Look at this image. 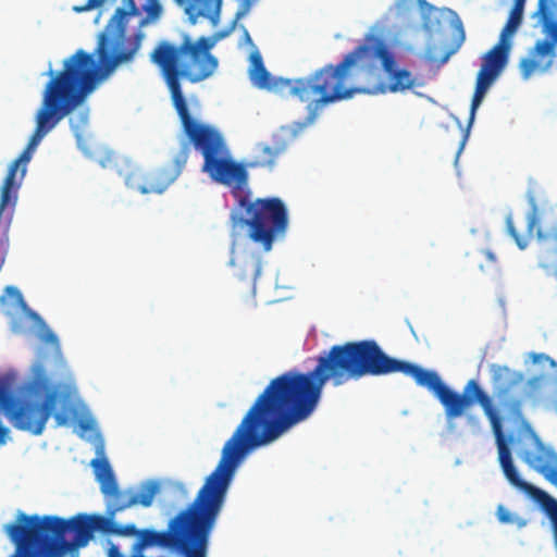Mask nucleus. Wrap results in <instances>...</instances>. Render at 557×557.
Segmentation results:
<instances>
[{
	"label": "nucleus",
	"instance_id": "17",
	"mask_svg": "<svg viewBox=\"0 0 557 557\" xmlns=\"http://www.w3.org/2000/svg\"><path fill=\"white\" fill-rule=\"evenodd\" d=\"M250 81L259 88L271 87V75L267 71L261 54L256 51L250 55Z\"/></svg>",
	"mask_w": 557,
	"mask_h": 557
},
{
	"label": "nucleus",
	"instance_id": "14",
	"mask_svg": "<svg viewBox=\"0 0 557 557\" xmlns=\"http://www.w3.org/2000/svg\"><path fill=\"white\" fill-rule=\"evenodd\" d=\"M523 459L531 468L557 485V456L552 449L536 440L534 449L527 450Z\"/></svg>",
	"mask_w": 557,
	"mask_h": 557
},
{
	"label": "nucleus",
	"instance_id": "36",
	"mask_svg": "<svg viewBox=\"0 0 557 557\" xmlns=\"http://www.w3.org/2000/svg\"><path fill=\"white\" fill-rule=\"evenodd\" d=\"M542 381L543 379L537 376V377H533L531 380H529L528 384L532 387V388H540L541 385H542Z\"/></svg>",
	"mask_w": 557,
	"mask_h": 557
},
{
	"label": "nucleus",
	"instance_id": "8",
	"mask_svg": "<svg viewBox=\"0 0 557 557\" xmlns=\"http://www.w3.org/2000/svg\"><path fill=\"white\" fill-rule=\"evenodd\" d=\"M369 50L366 45L358 46L338 64H326L309 76L293 81L290 92L300 101L308 103L311 119L325 106L350 99L356 94L364 91L363 88L350 85V67Z\"/></svg>",
	"mask_w": 557,
	"mask_h": 557
},
{
	"label": "nucleus",
	"instance_id": "11",
	"mask_svg": "<svg viewBox=\"0 0 557 557\" xmlns=\"http://www.w3.org/2000/svg\"><path fill=\"white\" fill-rule=\"evenodd\" d=\"M491 370L495 397L511 417L520 418L523 400L520 397L511 396L510 392L523 382V375L502 366H493Z\"/></svg>",
	"mask_w": 557,
	"mask_h": 557
},
{
	"label": "nucleus",
	"instance_id": "10",
	"mask_svg": "<svg viewBox=\"0 0 557 557\" xmlns=\"http://www.w3.org/2000/svg\"><path fill=\"white\" fill-rule=\"evenodd\" d=\"M539 222L537 208L534 206L527 215V234L531 237L536 228V237L541 244L539 267L557 278V224L542 230Z\"/></svg>",
	"mask_w": 557,
	"mask_h": 557
},
{
	"label": "nucleus",
	"instance_id": "32",
	"mask_svg": "<svg viewBox=\"0 0 557 557\" xmlns=\"http://www.w3.org/2000/svg\"><path fill=\"white\" fill-rule=\"evenodd\" d=\"M5 292H7V294H8L9 296H11V297L15 298L16 300H18V301H23V296H22L21 292H20L16 287H14V286H8V287L5 288Z\"/></svg>",
	"mask_w": 557,
	"mask_h": 557
},
{
	"label": "nucleus",
	"instance_id": "31",
	"mask_svg": "<svg viewBox=\"0 0 557 557\" xmlns=\"http://www.w3.org/2000/svg\"><path fill=\"white\" fill-rule=\"evenodd\" d=\"M497 517L500 522H511V516H510L509 511L504 506H498Z\"/></svg>",
	"mask_w": 557,
	"mask_h": 557
},
{
	"label": "nucleus",
	"instance_id": "30",
	"mask_svg": "<svg viewBox=\"0 0 557 557\" xmlns=\"http://www.w3.org/2000/svg\"><path fill=\"white\" fill-rule=\"evenodd\" d=\"M550 2H552V0H539L536 13L541 17H546V15L548 14V11H550Z\"/></svg>",
	"mask_w": 557,
	"mask_h": 557
},
{
	"label": "nucleus",
	"instance_id": "28",
	"mask_svg": "<svg viewBox=\"0 0 557 557\" xmlns=\"http://www.w3.org/2000/svg\"><path fill=\"white\" fill-rule=\"evenodd\" d=\"M106 2V0H88L86 4L84 5H75L73 8V10L76 12V13H83V12H86V11H89L94 8H97V7H100L102 5L103 3Z\"/></svg>",
	"mask_w": 557,
	"mask_h": 557
},
{
	"label": "nucleus",
	"instance_id": "18",
	"mask_svg": "<svg viewBox=\"0 0 557 557\" xmlns=\"http://www.w3.org/2000/svg\"><path fill=\"white\" fill-rule=\"evenodd\" d=\"M86 99V97L84 98ZM83 100L71 113H70V126L74 133L77 141H81L84 137L85 129L89 122V109L82 107ZM69 116V114L66 115Z\"/></svg>",
	"mask_w": 557,
	"mask_h": 557
},
{
	"label": "nucleus",
	"instance_id": "37",
	"mask_svg": "<svg viewBox=\"0 0 557 557\" xmlns=\"http://www.w3.org/2000/svg\"><path fill=\"white\" fill-rule=\"evenodd\" d=\"M244 39L248 42V44H252V40H251V37L248 33V30L244 27Z\"/></svg>",
	"mask_w": 557,
	"mask_h": 557
},
{
	"label": "nucleus",
	"instance_id": "4",
	"mask_svg": "<svg viewBox=\"0 0 557 557\" xmlns=\"http://www.w3.org/2000/svg\"><path fill=\"white\" fill-rule=\"evenodd\" d=\"M287 145L281 138H275L272 143H259L255 146V154L247 162L243 164L247 174L245 185L240 186V190L236 191V184H223L213 180L209 174L208 176L220 185L230 189L231 195L236 201L235 209L244 210L245 216L239 215L236 211L231 213L233 227L237 225L247 226L248 238L268 252L272 249L274 242L283 237L288 227V213L286 206L282 199L277 197L251 199V189L249 187V174L247 168L258 169L263 168L273 170L276 165L277 159L286 151ZM230 158L233 159L230 149L227 148Z\"/></svg>",
	"mask_w": 557,
	"mask_h": 557
},
{
	"label": "nucleus",
	"instance_id": "12",
	"mask_svg": "<svg viewBox=\"0 0 557 557\" xmlns=\"http://www.w3.org/2000/svg\"><path fill=\"white\" fill-rule=\"evenodd\" d=\"M374 55L381 60L382 69L388 78L387 88L391 92H404L423 86V83L418 81L409 70L397 67L394 54L383 42H376Z\"/></svg>",
	"mask_w": 557,
	"mask_h": 557
},
{
	"label": "nucleus",
	"instance_id": "33",
	"mask_svg": "<svg viewBox=\"0 0 557 557\" xmlns=\"http://www.w3.org/2000/svg\"><path fill=\"white\" fill-rule=\"evenodd\" d=\"M78 425H79L81 430L89 431V430H92L95 428V422H94L92 419H82L78 422Z\"/></svg>",
	"mask_w": 557,
	"mask_h": 557
},
{
	"label": "nucleus",
	"instance_id": "34",
	"mask_svg": "<svg viewBox=\"0 0 557 557\" xmlns=\"http://www.w3.org/2000/svg\"><path fill=\"white\" fill-rule=\"evenodd\" d=\"M9 436V429L0 424V445L7 443Z\"/></svg>",
	"mask_w": 557,
	"mask_h": 557
},
{
	"label": "nucleus",
	"instance_id": "40",
	"mask_svg": "<svg viewBox=\"0 0 557 557\" xmlns=\"http://www.w3.org/2000/svg\"><path fill=\"white\" fill-rule=\"evenodd\" d=\"M260 271H261V267L259 263L256 264V273L255 275L258 276L260 274Z\"/></svg>",
	"mask_w": 557,
	"mask_h": 557
},
{
	"label": "nucleus",
	"instance_id": "39",
	"mask_svg": "<svg viewBox=\"0 0 557 557\" xmlns=\"http://www.w3.org/2000/svg\"><path fill=\"white\" fill-rule=\"evenodd\" d=\"M469 422L478 425L479 424V419L475 418V417H469Z\"/></svg>",
	"mask_w": 557,
	"mask_h": 557
},
{
	"label": "nucleus",
	"instance_id": "25",
	"mask_svg": "<svg viewBox=\"0 0 557 557\" xmlns=\"http://www.w3.org/2000/svg\"><path fill=\"white\" fill-rule=\"evenodd\" d=\"M520 71L523 79L530 78L533 72L540 66V63L533 58H524L520 61Z\"/></svg>",
	"mask_w": 557,
	"mask_h": 557
},
{
	"label": "nucleus",
	"instance_id": "2",
	"mask_svg": "<svg viewBox=\"0 0 557 557\" xmlns=\"http://www.w3.org/2000/svg\"><path fill=\"white\" fill-rule=\"evenodd\" d=\"M122 3L123 7L115 10L100 34L97 47L99 67L92 54L79 49L63 61L62 70L48 71L47 75L50 79L45 86L41 106L35 116V131L26 148L12 162L17 163V169L23 164L21 177L25 175L26 163L30 161L36 147L92 91L99 73L109 75L120 64L134 59L145 35L138 30L133 37H126V17L138 16L145 12L146 16L139 22V26L143 27L158 20L162 14L159 0H122Z\"/></svg>",
	"mask_w": 557,
	"mask_h": 557
},
{
	"label": "nucleus",
	"instance_id": "27",
	"mask_svg": "<svg viewBox=\"0 0 557 557\" xmlns=\"http://www.w3.org/2000/svg\"><path fill=\"white\" fill-rule=\"evenodd\" d=\"M486 91L487 90H485V89L475 87L474 95H473L472 101H471L469 124H471L473 122L474 116H475V111L479 108V106L481 104Z\"/></svg>",
	"mask_w": 557,
	"mask_h": 557
},
{
	"label": "nucleus",
	"instance_id": "35",
	"mask_svg": "<svg viewBox=\"0 0 557 557\" xmlns=\"http://www.w3.org/2000/svg\"><path fill=\"white\" fill-rule=\"evenodd\" d=\"M108 557H123V555L120 553L119 547L112 544L108 549Z\"/></svg>",
	"mask_w": 557,
	"mask_h": 557
},
{
	"label": "nucleus",
	"instance_id": "21",
	"mask_svg": "<svg viewBox=\"0 0 557 557\" xmlns=\"http://www.w3.org/2000/svg\"><path fill=\"white\" fill-rule=\"evenodd\" d=\"M525 0H515L509 17L504 26L506 33L515 34L522 22Z\"/></svg>",
	"mask_w": 557,
	"mask_h": 557
},
{
	"label": "nucleus",
	"instance_id": "41",
	"mask_svg": "<svg viewBox=\"0 0 557 557\" xmlns=\"http://www.w3.org/2000/svg\"><path fill=\"white\" fill-rule=\"evenodd\" d=\"M486 255H487V257H488L490 259H494V256H493V253H492V252H487Z\"/></svg>",
	"mask_w": 557,
	"mask_h": 557
},
{
	"label": "nucleus",
	"instance_id": "38",
	"mask_svg": "<svg viewBox=\"0 0 557 557\" xmlns=\"http://www.w3.org/2000/svg\"><path fill=\"white\" fill-rule=\"evenodd\" d=\"M552 65H553V60H552V59H549V60L544 64V66L542 67V71H543V72L548 71V70L552 67Z\"/></svg>",
	"mask_w": 557,
	"mask_h": 557
},
{
	"label": "nucleus",
	"instance_id": "7",
	"mask_svg": "<svg viewBox=\"0 0 557 557\" xmlns=\"http://www.w3.org/2000/svg\"><path fill=\"white\" fill-rule=\"evenodd\" d=\"M97 458L92 459L90 466L94 469L96 480L100 484L102 494L108 497L109 516L76 513L71 517H59L53 515H26L18 511L13 522H114L113 513L133 506L150 507L156 495L161 490L158 480H146L137 487L120 490L113 470L104 456V443L99 436L96 444Z\"/></svg>",
	"mask_w": 557,
	"mask_h": 557
},
{
	"label": "nucleus",
	"instance_id": "19",
	"mask_svg": "<svg viewBox=\"0 0 557 557\" xmlns=\"http://www.w3.org/2000/svg\"><path fill=\"white\" fill-rule=\"evenodd\" d=\"M451 27L456 32V36L454 38V47L449 51H447L445 55L442 58V63L447 62L450 55L459 50V48L462 46L466 39V33L462 21L455 12H453Z\"/></svg>",
	"mask_w": 557,
	"mask_h": 557
},
{
	"label": "nucleus",
	"instance_id": "16",
	"mask_svg": "<svg viewBox=\"0 0 557 557\" xmlns=\"http://www.w3.org/2000/svg\"><path fill=\"white\" fill-rule=\"evenodd\" d=\"M544 30L549 35V39L537 40L531 51L532 57H553L557 45V22L552 20V12L548 11L546 17H541Z\"/></svg>",
	"mask_w": 557,
	"mask_h": 557
},
{
	"label": "nucleus",
	"instance_id": "5",
	"mask_svg": "<svg viewBox=\"0 0 557 557\" xmlns=\"http://www.w3.org/2000/svg\"><path fill=\"white\" fill-rule=\"evenodd\" d=\"M96 531L137 532L135 524H5V534L15 546L10 557H77Z\"/></svg>",
	"mask_w": 557,
	"mask_h": 557
},
{
	"label": "nucleus",
	"instance_id": "23",
	"mask_svg": "<svg viewBox=\"0 0 557 557\" xmlns=\"http://www.w3.org/2000/svg\"><path fill=\"white\" fill-rule=\"evenodd\" d=\"M497 76V74L481 67L476 76L475 87L487 90Z\"/></svg>",
	"mask_w": 557,
	"mask_h": 557
},
{
	"label": "nucleus",
	"instance_id": "42",
	"mask_svg": "<svg viewBox=\"0 0 557 557\" xmlns=\"http://www.w3.org/2000/svg\"><path fill=\"white\" fill-rule=\"evenodd\" d=\"M178 3H181L183 0H176Z\"/></svg>",
	"mask_w": 557,
	"mask_h": 557
},
{
	"label": "nucleus",
	"instance_id": "6",
	"mask_svg": "<svg viewBox=\"0 0 557 557\" xmlns=\"http://www.w3.org/2000/svg\"><path fill=\"white\" fill-rule=\"evenodd\" d=\"M27 392L30 400L25 401L0 385V407L15 429L40 435L51 416L58 426L67 424V414L54 412L63 399L62 386L50 380L41 363L34 366Z\"/></svg>",
	"mask_w": 557,
	"mask_h": 557
},
{
	"label": "nucleus",
	"instance_id": "9",
	"mask_svg": "<svg viewBox=\"0 0 557 557\" xmlns=\"http://www.w3.org/2000/svg\"><path fill=\"white\" fill-rule=\"evenodd\" d=\"M481 397L484 401L483 412L488 419L496 438L498 459L506 479L512 486L533 495L550 519V522H557V499L520 478L512 462L511 453L503 433L502 418L495 409L491 396L487 394V396L481 395Z\"/></svg>",
	"mask_w": 557,
	"mask_h": 557
},
{
	"label": "nucleus",
	"instance_id": "20",
	"mask_svg": "<svg viewBox=\"0 0 557 557\" xmlns=\"http://www.w3.org/2000/svg\"><path fill=\"white\" fill-rule=\"evenodd\" d=\"M199 4V15L209 17L216 25L221 11L222 0H195Z\"/></svg>",
	"mask_w": 557,
	"mask_h": 557
},
{
	"label": "nucleus",
	"instance_id": "1",
	"mask_svg": "<svg viewBox=\"0 0 557 557\" xmlns=\"http://www.w3.org/2000/svg\"><path fill=\"white\" fill-rule=\"evenodd\" d=\"M403 373L429 389L443 405L447 419H456L487 393L470 380L462 394L450 389L437 372L387 355L374 339L332 346L317 358L308 372L289 370L270 381L226 441L214 470L205 479L195 498L185 507H163L168 522H216L223 510L236 470L245 457L278 440L308 420L318 408L327 382L341 386L364 376Z\"/></svg>",
	"mask_w": 557,
	"mask_h": 557
},
{
	"label": "nucleus",
	"instance_id": "29",
	"mask_svg": "<svg viewBox=\"0 0 557 557\" xmlns=\"http://www.w3.org/2000/svg\"><path fill=\"white\" fill-rule=\"evenodd\" d=\"M235 25H236V21H234L230 26L219 30V32H215L213 35H212V38L214 39L215 44L226 37H228L234 28H235Z\"/></svg>",
	"mask_w": 557,
	"mask_h": 557
},
{
	"label": "nucleus",
	"instance_id": "22",
	"mask_svg": "<svg viewBox=\"0 0 557 557\" xmlns=\"http://www.w3.org/2000/svg\"><path fill=\"white\" fill-rule=\"evenodd\" d=\"M190 145L194 146V144L188 138V143H184L180 149V151L176 153V156L173 159L176 175H178L183 169L185 168V164L189 158L190 153Z\"/></svg>",
	"mask_w": 557,
	"mask_h": 557
},
{
	"label": "nucleus",
	"instance_id": "13",
	"mask_svg": "<svg viewBox=\"0 0 557 557\" xmlns=\"http://www.w3.org/2000/svg\"><path fill=\"white\" fill-rule=\"evenodd\" d=\"M126 185L141 194H162L173 178L163 171H144L135 169L124 177Z\"/></svg>",
	"mask_w": 557,
	"mask_h": 557
},
{
	"label": "nucleus",
	"instance_id": "3",
	"mask_svg": "<svg viewBox=\"0 0 557 557\" xmlns=\"http://www.w3.org/2000/svg\"><path fill=\"white\" fill-rule=\"evenodd\" d=\"M214 46L212 36H202L196 42L185 36L180 46L161 41L151 52L150 59L162 73L185 135L203 157L201 171L223 184L235 183V190L239 191L247 180L244 166L230 158L227 145L218 129L190 115L181 86L182 78L198 83L213 74L218 59L210 50Z\"/></svg>",
	"mask_w": 557,
	"mask_h": 557
},
{
	"label": "nucleus",
	"instance_id": "26",
	"mask_svg": "<svg viewBox=\"0 0 557 557\" xmlns=\"http://www.w3.org/2000/svg\"><path fill=\"white\" fill-rule=\"evenodd\" d=\"M41 341L50 344L53 348L55 356L61 357V347L57 335L50 330L46 329L41 334Z\"/></svg>",
	"mask_w": 557,
	"mask_h": 557
},
{
	"label": "nucleus",
	"instance_id": "24",
	"mask_svg": "<svg viewBox=\"0 0 557 557\" xmlns=\"http://www.w3.org/2000/svg\"><path fill=\"white\" fill-rule=\"evenodd\" d=\"M506 228L507 233L513 238L517 246L520 249H524L528 245V240L517 232L511 215H507L506 218Z\"/></svg>",
	"mask_w": 557,
	"mask_h": 557
},
{
	"label": "nucleus",
	"instance_id": "15",
	"mask_svg": "<svg viewBox=\"0 0 557 557\" xmlns=\"http://www.w3.org/2000/svg\"><path fill=\"white\" fill-rule=\"evenodd\" d=\"M513 34L502 29L498 42L484 55L481 67L499 75L506 66Z\"/></svg>",
	"mask_w": 557,
	"mask_h": 557
}]
</instances>
